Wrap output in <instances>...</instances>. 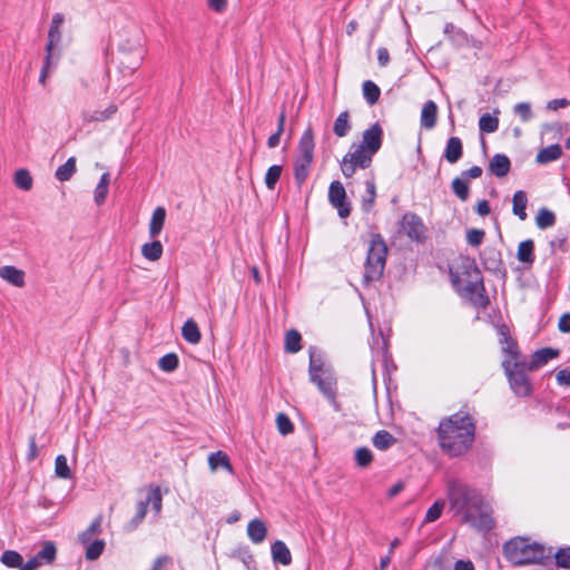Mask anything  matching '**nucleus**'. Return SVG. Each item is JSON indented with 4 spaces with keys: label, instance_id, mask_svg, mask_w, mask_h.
<instances>
[{
    "label": "nucleus",
    "instance_id": "6ab92c4d",
    "mask_svg": "<svg viewBox=\"0 0 570 570\" xmlns=\"http://www.w3.org/2000/svg\"><path fill=\"white\" fill-rule=\"evenodd\" d=\"M247 534L254 543H261L266 538L267 528L262 520L254 519L247 525Z\"/></svg>",
    "mask_w": 570,
    "mask_h": 570
},
{
    "label": "nucleus",
    "instance_id": "ea45409f",
    "mask_svg": "<svg viewBox=\"0 0 570 570\" xmlns=\"http://www.w3.org/2000/svg\"><path fill=\"white\" fill-rule=\"evenodd\" d=\"M282 170V166L278 165H273L267 169L265 175V184L268 189L273 190L275 188L276 183L281 178Z\"/></svg>",
    "mask_w": 570,
    "mask_h": 570
},
{
    "label": "nucleus",
    "instance_id": "13d9d810",
    "mask_svg": "<svg viewBox=\"0 0 570 570\" xmlns=\"http://www.w3.org/2000/svg\"><path fill=\"white\" fill-rule=\"evenodd\" d=\"M556 379L560 385L570 386V372L568 370H560Z\"/></svg>",
    "mask_w": 570,
    "mask_h": 570
},
{
    "label": "nucleus",
    "instance_id": "2eb2a0df",
    "mask_svg": "<svg viewBox=\"0 0 570 570\" xmlns=\"http://www.w3.org/2000/svg\"><path fill=\"white\" fill-rule=\"evenodd\" d=\"M502 351L507 354L504 360L519 361V350L517 343L509 337L504 327L500 328Z\"/></svg>",
    "mask_w": 570,
    "mask_h": 570
},
{
    "label": "nucleus",
    "instance_id": "69168bd1",
    "mask_svg": "<svg viewBox=\"0 0 570 570\" xmlns=\"http://www.w3.org/2000/svg\"><path fill=\"white\" fill-rule=\"evenodd\" d=\"M282 134H283V131L276 130L275 134L269 136V138L267 140V146L269 148H276L279 145Z\"/></svg>",
    "mask_w": 570,
    "mask_h": 570
},
{
    "label": "nucleus",
    "instance_id": "cd10ccee",
    "mask_svg": "<svg viewBox=\"0 0 570 570\" xmlns=\"http://www.w3.org/2000/svg\"><path fill=\"white\" fill-rule=\"evenodd\" d=\"M101 523H102L101 517L96 518L91 522V524L79 535V540L83 546L92 542L94 541L92 539L100 533Z\"/></svg>",
    "mask_w": 570,
    "mask_h": 570
},
{
    "label": "nucleus",
    "instance_id": "864d4df0",
    "mask_svg": "<svg viewBox=\"0 0 570 570\" xmlns=\"http://www.w3.org/2000/svg\"><path fill=\"white\" fill-rule=\"evenodd\" d=\"M557 564L562 568H570V548L561 549L556 553Z\"/></svg>",
    "mask_w": 570,
    "mask_h": 570
},
{
    "label": "nucleus",
    "instance_id": "603ef678",
    "mask_svg": "<svg viewBox=\"0 0 570 570\" xmlns=\"http://www.w3.org/2000/svg\"><path fill=\"white\" fill-rule=\"evenodd\" d=\"M366 185V193L367 196L364 198V207L365 209H370V207L373 205L376 193H375V184L373 180H367L365 183Z\"/></svg>",
    "mask_w": 570,
    "mask_h": 570
},
{
    "label": "nucleus",
    "instance_id": "c9c22d12",
    "mask_svg": "<svg viewBox=\"0 0 570 570\" xmlns=\"http://www.w3.org/2000/svg\"><path fill=\"white\" fill-rule=\"evenodd\" d=\"M444 507H445V502L443 500H439V501L434 502V504L432 507H430L429 510L426 511L425 518H424L422 524L432 523V522H435L436 520H439L440 517L442 515Z\"/></svg>",
    "mask_w": 570,
    "mask_h": 570
},
{
    "label": "nucleus",
    "instance_id": "4468645a",
    "mask_svg": "<svg viewBox=\"0 0 570 570\" xmlns=\"http://www.w3.org/2000/svg\"><path fill=\"white\" fill-rule=\"evenodd\" d=\"M511 163L505 155L498 154L489 164L490 171L497 177H504L510 171Z\"/></svg>",
    "mask_w": 570,
    "mask_h": 570
},
{
    "label": "nucleus",
    "instance_id": "f03ea898",
    "mask_svg": "<svg viewBox=\"0 0 570 570\" xmlns=\"http://www.w3.org/2000/svg\"><path fill=\"white\" fill-rule=\"evenodd\" d=\"M439 441L450 455L463 454L473 442V424L468 415L454 414L440 423Z\"/></svg>",
    "mask_w": 570,
    "mask_h": 570
},
{
    "label": "nucleus",
    "instance_id": "f704fd0d",
    "mask_svg": "<svg viewBox=\"0 0 570 570\" xmlns=\"http://www.w3.org/2000/svg\"><path fill=\"white\" fill-rule=\"evenodd\" d=\"M313 160L305 158H297L295 163V179L298 184H302L307 175Z\"/></svg>",
    "mask_w": 570,
    "mask_h": 570
},
{
    "label": "nucleus",
    "instance_id": "20e7f679",
    "mask_svg": "<svg viewBox=\"0 0 570 570\" xmlns=\"http://www.w3.org/2000/svg\"><path fill=\"white\" fill-rule=\"evenodd\" d=\"M504 554L515 564L541 563L551 554V549L527 538H514L505 543Z\"/></svg>",
    "mask_w": 570,
    "mask_h": 570
},
{
    "label": "nucleus",
    "instance_id": "6e6552de",
    "mask_svg": "<svg viewBox=\"0 0 570 570\" xmlns=\"http://www.w3.org/2000/svg\"><path fill=\"white\" fill-rule=\"evenodd\" d=\"M503 367L514 393L520 396L530 394V382L524 373L528 368L524 362L503 360Z\"/></svg>",
    "mask_w": 570,
    "mask_h": 570
},
{
    "label": "nucleus",
    "instance_id": "052dcab7",
    "mask_svg": "<svg viewBox=\"0 0 570 570\" xmlns=\"http://www.w3.org/2000/svg\"><path fill=\"white\" fill-rule=\"evenodd\" d=\"M569 105H570V102L564 98L553 99L548 102V108L551 110H558L559 108H564V107H568Z\"/></svg>",
    "mask_w": 570,
    "mask_h": 570
},
{
    "label": "nucleus",
    "instance_id": "9d476101",
    "mask_svg": "<svg viewBox=\"0 0 570 570\" xmlns=\"http://www.w3.org/2000/svg\"><path fill=\"white\" fill-rule=\"evenodd\" d=\"M402 230L413 240L422 242L425 238L426 228L422 219L412 213H407L402 218Z\"/></svg>",
    "mask_w": 570,
    "mask_h": 570
},
{
    "label": "nucleus",
    "instance_id": "ddd939ff",
    "mask_svg": "<svg viewBox=\"0 0 570 570\" xmlns=\"http://www.w3.org/2000/svg\"><path fill=\"white\" fill-rule=\"evenodd\" d=\"M559 356V350L544 347L537 352H534L531 356V361L528 364L529 371H535L547 364L550 360L557 358Z\"/></svg>",
    "mask_w": 570,
    "mask_h": 570
},
{
    "label": "nucleus",
    "instance_id": "0eeeda50",
    "mask_svg": "<svg viewBox=\"0 0 570 570\" xmlns=\"http://www.w3.org/2000/svg\"><path fill=\"white\" fill-rule=\"evenodd\" d=\"M65 21V16L59 12L55 13L51 18L46 43V55L48 62H50L51 59H60L62 56V27Z\"/></svg>",
    "mask_w": 570,
    "mask_h": 570
},
{
    "label": "nucleus",
    "instance_id": "dca6fc26",
    "mask_svg": "<svg viewBox=\"0 0 570 570\" xmlns=\"http://www.w3.org/2000/svg\"><path fill=\"white\" fill-rule=\"evenodd\" d=\"M462 153L463 146L461 139L458 137H451L446 142L444 158L450 164H455L461 158Z\"/></svg>",
    "mask_w": 570,
    "mask_h": 570
},
{
    "label": "nucleus",
    "instance_id": "7ed1b4c3",
    "mask_svg": "<svg viewBox=\"0 0 570 570\" xmlns=\"http://www.w3.org/2000/svg\"><path fill=\"white\" fill-rule=\"evenodd\" d=\"M381 144L382 128L379 125H373L363 132L362 142L353 144L343 157L341 161L342 174L350 178L355 174L357 167L367 168L372 163L373 155L381 148Z\"/></svg>",
    "mask_w": 570,
    "mask_h": 570
},
{
    "label": "nucleus",
    "instance_id": "412c9836",
    "mask_svg": "<svg viewBox=\"0 0 570 570\" xmlns=\"http://www.w3.org/2000/svg\"><path fill=\"white\" fill-rule=\"evenodd\" d=\"M438 107L433 101L424 104L421 112V125L426 129H432L436 122Z\"/></svg>",
    "mask_w": 570,
    "mask_h": 570
},
{
    "label": "nucleus",
    "instance_id": "a878e982",
    "mask_svg": "<svg viewBox=\"0 0 570 570\" xmlns=\"http://www.w3.org/2000/svg\"><path fill=\"white\" fill-rule=\"evenodd\" d=\"M163 252H164V248L159 240L146 243L141 246L142 256L150 262L158 261L161 257Z\"/></svg>",
    "mask_w": 570,
    "mask_h": 570
},
{
    "label": "nucleus",
    "instance_id": "49530a36",
    "mask_svg": "<svg viewBox=\"0 0 570 570\" xmlns=\"http://www.w3.org/2000/svg\"><path fill=\"white\" fill-rule=\"evenodd\" d=\"M1 561L10 568H18L22 564V557L12 550L3 552Z\"/></svg>",
    "mask_w": 570,
    "mask_h": 570
},
{
    "label": "nucleus",
    "instance_id": "3c124183",
    "mask_svg": "<svg viewBox=\"0 0 570 570\" xmlns=\"http://www.w3.org/2000/svg\"><path fill=\"white\" fill-rule=\"evenodd\" d=\"M485 233L481 229H470L466 233V240L472 246H479L483 238Z\"/></svg>",
    "mask_w": 570,
    "mask_h": 570
},
{
    "label": "nucleus",
    "instance_id": "473e14b6",
    "mask_svg": "<svg viewBox=\"0 0 570 570\" xmlns=\"http://www.w3.org/2000/svg\"><path fill=\"white\" fill-rule=\"evenodd\" d=\"M350 115L347 111H343L338 115L334 122V134L338 137H344L347 135V132L351 129L350 121H348Z\"/></svg>",
    "mask_w": 570,
    "mask_h": 570
},
{
    "label": "nucleus",
    "instance_id": "393cba45",
    "mask_svg": "<svg viewBox=\"0 0 570 570\" xmlns=\"http://www.w3.org/2000/svg\"><path fill=\"white\" fill-rule=\"evenodd\" d=\"M76 170L77 160L75 157H70L63 165L57 168L55 176L59 181H68L71 179Z\"/></svg>",
    "mask_w": 570,
    "mask_h": 570
},
{
    "label": "nucleus",
    "instance_id": "338daca9",
    "mask_svg": "<svg viewBox=\"0 0 570 570\" xmlns=\"http://www.w3.org/2000/svg\"><path fill=\"white\" fill-rule=\"evenodd\" d=\"M476 212L481 216H485L490 213V205L487 200H481L478 203Z\"/></svg>",
    "mask_w": 570,
    "mask_h": 570
},
{
    "label": "nucleus",
    "instance_id": "680f3d73",
    "mask_svg": "<svg viewBox=\"0 0 570 570\" xmlns=\"http://www.w3.org/2000/svg\"><path fill=\"white\" fill-rule=\"evenodd\" d=\"M42 564L39 557L31 558L20 570H37Z\"/></svg>",
    "mask_w": 570,
    "mask_h": 570
},
{
    "label": "nucleus",
    "instance_id": "e2e57ef3",
    "mask_svg": "<svg viewBox=\"0 0 570 570\" xmlns=\"http://www.w3.org/2000/svg\"><path fill=\"white\" fill-rule=\"evenodd\" d=\"M132 51H134V59H132V67H137L140 65L141 60H142V50H141V47L140 46H134L132 47Z\"/></svg>",
    "mask_w": 570,
    "mask_h": 570
},
{
    "label": "nucleus",
    "instance_id": "4d7b16f0",
    "mask_svg": "<svg viewBox=\"0 0 570 570\" xmlns=\"http://www.w3.org/2000/svg\"><path fill=\"white\" fill-rule=\"evenodd\" d=\"M147 504H151L155 512L159 513L161 509V494L159 490H154L153 493L147 499Z\"/></svg>",
    "mask_w": 570,
    "mask_h": 570
},
{
    "label": "nucleus",
    "instance_id": "39448f33",
    "mask_svg": "<svg viewBox=\"0 0 570 570\" xmlns=\"http://www.w3.org/2000/svg\"><path fill=\"white\" fill-rule=\"evenodd\" d=\"M387 248L379 236L372 238L365 263L364 282L370 283L379 279L385 267Z\"/></svg>",
    "mask_w": 570,
    "mask_h": 570
},
{
    "label": "nucleus",
    "instance_id": "0e129e2a",
    "mask_svg": "<svg viewBox=\"0 0 570 570\" xmlns=\"http://www.w3.org/2000/svg\"><path fill=\"white\" fill-rule=\"evenodd\" d=\"M377 60L381 66H386L390 61L389 51L385 48H380L377 51Z\"/></svg>",
    "mask_w": 570,
    "mask_h": 570
},
{
    "label": "nucleus",
    "instance_id": "9b49d317",
    "mask_svg": "<svg viewBox=\"0 0 570 570\" xmlns=\"http://www.w3.org/2000/svg\"><path fill=\"white\" fill-rule=\"evenodd\" d=\"M0 278L7 284L17 288L26 286V273L13 265H3L0 267Z\"/></svg>",
    "mask_w": 570,
    "mask_h": 570
},
{
    "label": "nucleus",
    "instance_id": "6e6d98bb",
    "mask_svg": "<svg viewBox=\"0 0 570 570\" xmlns=\"http://www.w3.org/2000/svg\"><path fill=\"white\" fill-rule=\"evenodd\" d=\"M207 7L216 12V13H223L228 6V0H206Z\"/></svg>",
    "mask_w": 570,
    "mask_h": 570
},
{
    "label": "nucleus",
    "instance_id": "5701e85b",
    "mask_svg": "<svg viewBox=\"0 0 570 570\" xmlns=\"http://www.w3.org/2000/svg\"><path fill=\"white\" fill-rule=\"evenodd\" d=\"M109 184H110V176L108 173H105L100 177V180H99L98 185L96 186L95 193H94V200L97 206H100L105 203L107 195H108Z\"/></svg>",
    "mask_w": 570,
    "mask_h": 570
},
{
    "label": "nucleus",
    "instance_id": "aec40b11",
    "mask_svg": "<svg viewBox=\"0 0 570 570\" xmlns=\"http://www.w3.org/2000/svg\"><path fill=\"white\" fill-rule=\"evenodd\" d=\"M181 335L185 341L193 345L198 344L202 340L199 327L193 318H189L184 323L181 327Z\"/></svg>",
    "mask_w": 570,
    "mask_h": 570
},
{
    "label": "nucleus",
    "instance_id": "7c9ffc66",
    "mask_svg": "<svg viewBox=\"0 0 570 570\" xmlns=\"http://www.w3.org/2000/svg\"><path fill=\"white\" fill-rule=\"evenodd\" d=\"M395 441V438L387 431H379L373 438V444L379 450L389 449Z\"/></svg>",
    "mask_w": 570,
    "mask_h": 570
},
{
    "label": "nucleus",
    "instance_id": "f3484780",
    "mask_svg": "<svg viewBox=\"0 0 570 570\" xmlns=\"http://www.w3.org/2000/svg\"><path fill=\"white\" fill-rule=\"evenodd\" d=\"M299 158L311 159L313 160V154H314V136L313 130L311 128H307L305 132L303 134L299 145Z\"/></svg>",
    "mask_w": 570,
    "mask_h": 570
},
{
    "label": "nucleus",
    "instance_id": "37998d69",
    "mask_svg": "<svg viewBox=\"0 0 570 570\" xmlns=\"http://www.w3.org/2000/svg\"><path fill=\"white\" fill-rule=\"evenodd\" d=\"M355 461L360 468H367L373 461V453L367 448H358L355 450Z\"/></svg>",
    "mask_w": 570,
    "mask_h": 570
},
{
    "label": "nucleus",
    "instance_id": "09e8293b",
    "mask_svg": "<svg viewBox=\"0 0 570 570\" xmlns=\"http://www.w3.org/2000/svg\"><path fill=\"white\" fill-rule=\"evenodd\" d=\"M452 188L455 195L462 199L466 200L469 197V185L461 178H455L452 181Z\"/></svg>",
    "mask_w": 570,
    "mask_h": 570
},
{
    "label": "nucleus",
    "instance_id": "1a4fd4ad",
    "mask_svg": "<svg viewBox=\"0 0 570 570\" xmlns=\"http://www.w3.org/2000/svg\"><path fill=\"white\" fill-rule=\"evenodd\" d=\"M328 199L338 212L340 217L346 218L351 213L350 203L346 202V191L342 183L332 181L328 189Z\"/></svg>",
    "mask_w": 570,
    "mask_h": 570
},
{
    "label": "nucleus",
    "instance_id": "f8f14e48",
    "mask_svg": "<svg viewBox=\"0 0 570 570\" xmlns=\"http://www.w3.org/2000/svg\"><path fill=\"white\" fill-rule=\"evenodd\" d=\"M118 111V107L114 102H109L104 108H97L91 111H86L82 119L86 124L105 122L111 119Z\"/></svg>",
    "mask_w": 570,
    "mask_h": 570
},
{
    "label": "nucleus",
    "instance_id": "c03bdc74",
    "mask_svg": "<svg viewBox=\"0 0 570 570\" xmlns=\"http://www.w3.org/2000/svg\"><path fill=\"white\" fill-rule=\"evenodd\" d=\"M36 557H39V561H41L42 564L51 563L56 557V547L52 543L47 542Z\"/></svg>",
    "mask_w": 570,
    "mask_h": 570
},
{
    "label": "nucleus",
    "instance_id": "8fccbe9b",
    "mask_svg": "<svg viewBox=\"0 0 570 570\" xmlns=\"http://www.w3.org/2000/svg\"><path fill=\"white\" fill-rule=\"evenodd\" d=\"M514 112L521 118L522 121H528L532 117L531 105L529 102H520L514 106Z\"/></svg>",
    "mask_w": 570,
    "mask_h": 570
},
{
    "label": "nucleus",
    "instance_id": "de8ad7c7",
    "mask_svg": "<svg viewBox=\"0 0 570 570\" xmlns=\"http://www.w3.org/2000/svg\"><path fill=\"white\" fill-rule=\"evenodd\" d=\"M276 425L281 434L287 435L293 432V423L291 422L289 417L284 414L279 413L276 416Z\"/></svg>",
    "mask_w": 570,
    "mask_h": 570
},
{
    "label": "nucleus",
    "instance_id": "58836bf2",
    "mask_svg": "<svg viewBox=\"0 0 570 570\" xmlns=\"http://www.w3.org/2000/svg\"><path fill=\"white\" fill-rule=\"evenodd\" d=\"M86 547V558L88 560H96L100 557L105 549L104 540H94L92 542L85 546Z\"/></svg>",
    "mask_w": 570,
    "mask_h": 570
},
{
    "label": "nucleus",
    "instance_id": "c85d7f7f",
    "mask_svg": "<svg viewBox=\"0 0 570 570\" xmlns=\"http://www.w3.org/2000/svg\"><path fill=\"white\" fill-rule=\"evenodd\" d=\"M534 244L531 239L521 242L518 247V259L522 263L532 264L534 261Z\"/></svg>",
    "mask_w": 570,
    "mask_h": 570
},
{
    "label": "nucleus",
    "instance_id": "f257e3e1",
    "mask_svg": "<svg viewBox=\"0 0 570 570\" xmlns=\"http://www.w3.org/2000/svg\"><path fill=\"white\" fill-rule=\"evenodd\" d=\"M448 498L451 509L462 517L463 522L478 530L493 527L491 510L475 489L452 482L448 485Z\"/></svg>",
    "mask_w": 570,
    "mask_h": 570
},
{
    "label": "nucleus",
    "instance_id": "72a5a7b5",
    "mask_svg": "<svg viewBox=\"0 0 570 570\" xmlns=\"http://www.w3.org/2000/svg\"><path fill=\"white\" fill-rule=\"evenodd\" d=\"M55 474L60 479H70L72 476V472L67 463V458L62 454L56 458Z\"/></svg>",
    "mask_w": 570,
    "mask_h": 570
},
{
    "label": "nucleus",
    "instance_id": "774afa93",
    "mask_svg": "<svg viewBox=\"0 0 570 570\" xmlns=\"http://www.w3.org/2000/svg\"><path fill=\"white\" fill-rule=\"evenodd\" d=\"M454 570H474V567L471 561L459 560L454 566Z\"/></svg>",
    "mask_w": 570,
    "mask_h": 570
},
{
    "label": "nucleus",
    "instance_id": "e433bc0d",
    "mask_svg": "<svg viewBox=\"0 0 570 570\" xmlns=\"http://www.w3.org/2000/svg\"><path fill=\"white\" fill-rule=\"evenodd\" d=\"M499 119L490 114H484L479 120V127L482 132H494L498 129Z\"/></svg>",
    "mask_w": 570,
    "mask_h": 570
},
{
    "label": "nucleus",
    "instance_id": "2f4dec72",
    "mask_svg": "<svg viewBox=\"0 0 570 570\" xmlns=\"http://www.w3.org/2000/svg\"><path fill=\"white\" fill-rule=\"evenodd\" d=\"M208 463H209L212 471H215L218 466H223V468L227 469L228 471H232V465H230L229 459L222 451L212 453L208 458Z\"/></svg>",
    "mask_w": 570,
    "mask_h": 570
},
{
    "label": "nucleus",
    "instance_id": "a211bd4d",
    "mask_svg": "<svg viewBox=\"0 0 570 570\" xmlns=\"http://www.w3.org/2000/svg\"><path fill=\"white\" fill-rule=\"evenodd\" d=\"M271 550L274 562L283 566H288L292 562L291 551L283 541H275Z\"/></svg>",
    "mask_w": 570,
    "mask_h": 570
},
{
    "label": "nucleus",
    "instance_id": "423d86ee",
    "mask_svg": "<svg viewBox=\"0 0 570 570\" xmlns=\"http://www.w3.org/2000/svg\"><path fill=\"white\" fill-rule=\"evenodd\" d=\"M309 379L327 399L335 397L336 377L334 373L324 367L321 358H315L313 355L309 363Z\"/></svg>",
    "mask_w": 570,
    "mask_h": 570
},
{
    "label": "nucleus",
    "instance_id": "4be33fe9",
    "mask_svg": "<svg viewBox=\"0 0 570 570\" xmlns=\"http://www.w3.org/2000/svg\"><path fill=\"white\" fill-rule=\"evenodd\" d=\"M166 219V209L164 207H157L151 216L150 223H149V234L150 237L155 238L157 237L165 224Z\"/></svg>",
    "mask_w": 570,
    "mask_h": 570
},
{
    "label": "nucleus",
    "instance_id": "bf43d9fd",
    "mask_svg": "<svg viewBox=\"0 0 570 570\" xmlns=\"http://www.w3.org/2000/svg\"><path fill=\"white\" fill-rule=\"evenodd\" d=\"M558 327L562 333H570V313L563 314L560 317Z\"/></svg>",
    "mask_w": 570,
    "mask_h": 570
},
{
    "label": "nucleus",
    "instance_id": "c756f323",
    "mask_svg": "<svg viewBox=\"0 0 570 570\" xmlns=\"http://www.w3.org/2000/svg\"><path fill=\"white\" fill-rule=\"evenodd\" d=\"M527 204L528 198L524 191L519 190L513 196V214L517 215L521 220L527 218Z\"/></svg>",
    "mask_w": 570,
    "mask_h": 570
},
{
    "label": "nucleus",
    "instance_id": "b1692460",
    "mask_svg": "<svg viewBox=\"0 0 570 570\" xmlns=\"http://www.w3.org/2000/svg\"><path fill=\"white\" fill-rule=\"evenodd\" d=\"M13 183L19 189L29 191L33 186V178L28 169L20 168L13 174Z\"/></svg>",
    "mask_w": 570,
    "mask_h": 570
},
{
    "label": "nucleus",
    "instance_id": "79ce46f5",
    "mask_svg": "<svg viewBox=\"0 0 570 570\" xmlns=\"http://www.w3.org/2000/svg\"><path fill=\"white\" fill-rule=\"evenodd\" d=\"M554 214L546 208L539 210L535 223L539 228H548L554 224Z\"/></svg>",
    "mask_w": 570,
    "mask_h": 570
},
{
    "label": "nucleus",
    "instance_id": "a18cd8bd",
    "mask_svg": "<svg viewBox=\"0 0 570 570\" xmlns=\"http://www.w3.org/2000/svg\"><path fill=\"white\" fill-rule=\"evenodd\" d=\"M159 367L165 372H173L178 366V357L176 354L170 353L165 356H163L159 362Z\"/></svg>",
    "mask_w": 570,
    "mask_h": 570
},
{
    "label": "nucleus",
    "instance_id": "4c0bfd02",
    "mask_svg": "<svg viewBox=\"0 0 570 570\" xmlns=\"http://www.w3.org/2000/svg\"><path fill=\"white\" fill-rule=\"evenodd\" d=\"M301 334L295 331L291 330L286 333L285 336V348L289 353H296L301 350Z\"/></svg>",
    "mask_w": 570,
    "mask_h": 570
},
{
    "label": "nucleus",
    "instance_id": "a19ab883",
    "mask_svg": "<svg viewBox=\"0 0 570 570\" xmlns=\"http://www.w3.org/2000/svg\"><path fill=\"white\" fill-rule=\"evenodd\" d=\"M363 94L368 104H375L380 98V88L372 81L367 80L363 83Z\"/></svg>",
    "mask_w": 570,
    "mask_h": 570
},
{
    "label": "nucleus",
    "instance_id": "bb28decb",
    "mask_svg": "<svg viewBox=\"0 0 570 570\" xmlns=\"http://www.w3.org/2000/svg\"><path fill=\"white\" fill-rule=\"evenodd\" d=\"M562 154V149L560 145H551L549 147H546L541 149L537 155V161L539 164H547L549 161L557 160L560 158Z\"/></svg>",
    "mask_w": 570,
    "mask_h": 570
},
{
    "label": "nucleus",
    "instance_id": "5fc2aeb1",
    "mask_svg": "<svg viewBox=\"0 0 570 570\" xmlns=\"http://www.w3.org/2000/svg\"><path fill=\"white\" fill-rule=\"evenodd\" d=\"M58 61H59V59H53V60L51 59L50 62H48L47 55L45 56L43 67L41 69L40 78H39V81L42 86L46 85L47 78L49 76V70L51 68L56 67Z\"/></svg>",
    "mask_w": 570,
    "mask_h": 570
}]
</instances>
